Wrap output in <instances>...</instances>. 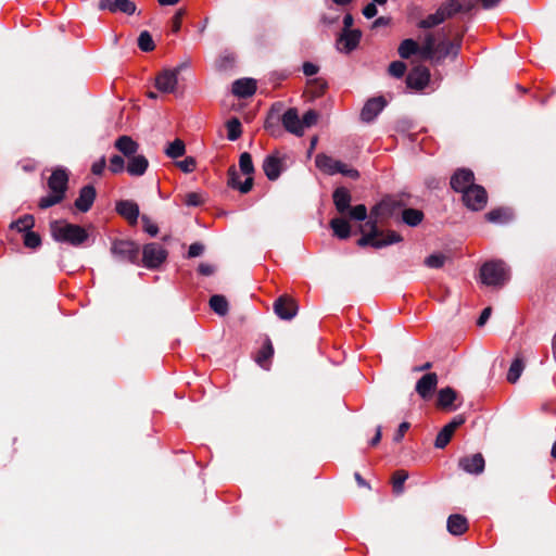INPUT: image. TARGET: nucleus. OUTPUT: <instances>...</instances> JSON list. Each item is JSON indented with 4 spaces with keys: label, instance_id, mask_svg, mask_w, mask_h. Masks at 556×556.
Returning <instances> with one entry per match:
<instances>
[{
    "label": "nucleus",
    "instance_id": "obj_43",
    "mask_svg": "<svg viewBox=\"0 0 556 556\" xmlns=\"http://www.w3.org/2000/svg\"><path fill=\"white\" fill-rule=\"evenodd\" d=\"M467 529V519L462 515L454 514V535H460L465 533Z\"/></svg>",
    "mask_w": 556,
    "mask_h": 556
},
{
    "label": "nucleus",
    "instance_id": "obj_47",
    "mask_svg": "<svg viewBox=\"0 0 556 556\" xmlns=\"http://www.w3.org/2000/svg\"><path fill=\"white\" fill-rule=\"evenodd\" d=\"M109 169L113 174L122 173L125 169V162L124 159L119 155H114L110 159V166Z\"/></svg>",
    "mask_w": 556,
    "mask_h": 556
},
{
    "label": "nucleus",
    "instance_id": "obj_37",
    "mask_svg": "<svg viewBox=\"0 0 556 556\" xmlns=\"http://www.w3.org/2000/svg\"><path fill=\"white\" fill-rule=\"evenodd\" d=\"M226 127H227V138L231 141L237 140L242 134L241 123L236 117L229 119L226 124Z\"/></svg>",
    "mask_w": 556,
    "mask_h": 556
},
{
    "label": "nucleus",
    "instance_id": "obj_2",
    "mask_svg": "<svg viewBox=\"0 0 556 556\" xmlns=\"http://www.w3.org/2000/svg\"><path fill=\"white\" fill-rule=\"evenodd\" d=\"M450 50V41L443 39L441 34L429 33L425 36L420 47L414 39H405L400 43L397 52L403 59H408L413 54L419 53L426 60H440L445 58Z\"/></svg>",
    "mask_w": 556,
    "mask_h": 556
},
{
    "label": "nucleus",
    "instance_id": "obj_45",
    "mask_svg": "<svg viewBox=\"0 0 556 556\" xmlns=\"http://www.w3.org/2000/svg\"><path fill=\"white\" fill-rule=\"evenodd\" d=\"M406 72V65L404 62L394 61L389 65V74L393 77L401 78Z\"/></svg>",
    "mask_w": 556,
    "mask_h": 556
},
{
    "label": "nucleus",
    "instance_id": "obj_57",
    "mask_svg": "<svg viewBox=\"0 0 556 556\" xmlns=\"http://www.w3.org/2000/svg\"><path fill=\"white\" fill-rule=\"evenodd\" d=\"M409 424L404 421L399 426V429L394 435V441L400 442L402 438L404 437L405 432L409 429Z\"/></svg>",
    "mask_w": 556,
    "mask_h": 556
},
{
    "label": "nucleus",
    "instance_id": "obj_18",
    "mask_svg": "<svg viewBox=\"0 0 556 556\" xmlns=\"http://www.w3.org/2000/svg\"><path fill=\"white\" fill-rule=\"evenodd\" d=\"M116 212L128 220L130 225H135L139 217V206L130 200H123L116 203Z\"/></svg>",
    "mask_w": 556,
    "mask_h": 556
},
{
    "label": "nucleus",
    "instance_id": "obj_10",
    "mask_svg": "<svg viewBox=\"0 0 556 556\" xmlns=\"http://www.w3.org/2000/svg\"><path fill=\"white\" fill-rule=\"evenodd\" d=\"M179 68H166L155 77V88L163 93H174L178 86Z\"/></svg>",
    "mask_w": 556,
    "mask_h": 556
},
{
    "label": "nucleus",
    "instance_id": "obj_41",
    "mask_svg": "<svg viewBox=\"0 0 556 556\" xmlns=\"http://www.w3.org/2000/svg\"><path fill=\"white\" fill-rule=\"evenodd\" d=\"M407 478H408V475L404 470H397L394 472V475L392 477V484H393V491L396 494H400L403 492V485Z\"/></svg>",
    "mask_w": 556,
    "mask_h": 556
},
{
    "label": "nucleus",
    "instance_id": "obj_30",
    "mask_svg": "<svg viewBox=\"0 0 556 556\" xmlns=\"http://www.w3.org/2000/svg\"><path fill=\"white\" fill-rule=\"evenodd\" d=\"M491 223L504 224L511 219V212L508 208H495L485 215Z\"/></svg>",
    "mask_w": 556,
    "mask_h": 556
},
{
    "label": "nucleus",
    "instance_id": "obj_7",
    "mask_svg": "<svg viewBox=\"0 0 556 556\" xmlns=\"http://www.w3.org/2000/svg\"><path fill=\"white\" fill-rule=\"evenodd\" d=\"M111 253L121 263H135L139 255V247L130 240L116 239L112 242Z\"/></svg>",
    "mask_w": 556,
    "mask_h": 556
},
{
    "label": "nucleus",
    "instance_id": "obj_50",
    "mask_svg": "<svg viewBox=\"0 0 556 556\" xmlns=\"http://www.w3.org/2000/svg\"><path fill=\"white\" fill-rule=\"evenodd\" d=\"M177 166L184 173H192L197 167V162H195L194 157L187 156L185 160L177 162Z\"/></svg>",
    "mask_w": 556,
    "mask_h": 556
},
{
    "label": "nucleus",
    "instance_id": "obj_42",
    "mask_svg": "<svg viewBox=\"0 0 556 556\" xmlns=\"http://www.w3.org/2000/svg\"><path fill=\"white\" fill-rule=\"evenodd\" d=\"M452 405V388L446 387L439 392L438 407L446 408Z\"/></svg>",
    "mask_w": 556,
    "mask_h": 556
},
{
    "label": "nucleus",
    "instance_id": "obj_3",
    "mask_svg": "<svg viewBox=\"0 0 556 556\" xmlns=\"http://www.w3.org/2000/svg\"><path fill=\"white\" fill-rule=\"evenodd\" d=\"M67 182L68 175L65 169L58 168L53 170L48 180L50 193L40 199L39 207L45 210L60 203L64 199Z\"/></svg>",
    "mask_w": 556,
    "mask_h": 556
},
{
    "label": "nucleus",
    "instance_id": "obj_32",
    "mask_svg": "<svg viewBox=\"0 0 556 556\" xmlns=\"http://www.w3.org/2000/svg\"><path fill=\"white\" fill-rule=\"evenodd\" d=\"M525 369V364L521 358L517 357L511 363L508 372H507V381L510 383H515L520 378L522 371Z\"/></svg>",
    "mask_w": 556,
    "mask_h": 556
},
{
    "label": "nucleus",
    "instance_id": "obj_46",
    "mask_svg": "<svg viewBox=\"0 0 556 556\" xmlns=\"http://www.w3.org/2000/svg\"><path fill=\"white\" fill-rule=\"evenodd\" d=\"M349 215L352 219L364 220L367 217V208L364 204L355 205L354 207L350 208Z\"/></svg>",
    "mask_w": 556,
    "mask_h": 556
},
{
    "label": "nucleus",
    "instance_id": "obj_51",
    "mask_svg": "<svg viewBox=\"0 0 556 556\" xmlns=\"http://www.w3.org/2000/svg\"><path fill=\"white\" fill-rule=\"evenodd\" d=\"M479 0H463L462 2H456L454 0V13L456 12H468L470 11L472 8H475V5L478 3Z\"/></svg>",
    "mask_w": 556,
    "mask_h": 556
},
{
    "label": "nucleus",
    "instance_id": "obj_13",
    "mask_svg": "<svg viewBox=\"0 0 556 556\" xmlns=\"http://www.w3.org/2000/svg\"><path fill=\"white\" fill-rule=\"evenodd\" d=\"M438 386V376L434 372L425 374L416 383V392L422 400H430Z\"/></svg>",
    "mask_w": 556,
    "mask_h": 556
},
{
    "label": "nucleus",
    "instance_id": "obj_20",
    "mask_svg": "<svg viewBox=\"0 0 556 556\" xmlns=\"http://www.w3.org/2000/svg\"><path fill=\"white\" fill-rule=\"evenodd\" d=\"M256 91V81L252 78L238 79L232 84L233 94L240 98H247L254 94Z\"/></svg>",
    "mask_w": 556,
    "mask_h": 556
},
{
    "label": "nucleus",
    "instance_id": "obj_19",
    "mask_svg": "<svg viewBox=\"0 0 556 556\" xmlns=\"http://www.w3.org/2000/svg\"><path fill=\"white\" fill-rule=\"evenodd\" d=\"M96 199V189L92 186H85L80 189L79 195L75 201V207L80 212H87L91 208Z\"/></svg>",
    "mask_w": 556,
    "mask_h": 556
},
{
    "label": "nucleus",
    "instance_id": "obj_33",
    "mask_svg": "<svg viewBox=\"0 0 556 556\" xmlns=\"http://www.w3.org/2000/svg\"><path fill=\"white\" fill-rule=\"evenodd\" d=\"M35 225V219L33 215H24L20 217L17 220L13 222L10 227L15 228L20 232L31 231L30 229Z\"/></svg>",
    "mask_w": 556,
    "mask_h": 556
},
{
    "label": "nucleus",
    "instance_id": "obj_15",
    "mask_svg": "<svg viewBox=\"0 0 556 556\" xmlns=\"http://www.w3.org/2000/svg\"><path fill=\"white\" fill-rule=\"evenodd\" d=\"M282 125L287 131L295 136H303V125L299 116L298 110L294 108L288 109L281 118Z\"/></svg>",
    "mask_w": 556,
    "mask_h": 556
},
{
    "label": "nucleus",
    "instance_id": "obj_1",
    "mask_svg": "<svg viewBox=\"0 0 556 556\" xmlns=\"http://www.w3.org/2000/svg\"><path fill=\"white\" fill-rule=\"evenodd\" d=\"M396 202L392 199H386L382 200L379 204H377L371 210V219L369 222L371 231L367 235H364L358 240V245L365 247V245H371L376 249H380L393 243H397L402 241V237L393 231L389 230L387 232L378 231L377 224L381 222L384 218H388L393 214V211L395 208Z\"/></svg>",
    "mask_w": 556,
    "mask_h": 556
},
{
    "label": "nucleus",
    "instance_id": "obj_55",
    "mask_svg": "<svg viewBox=\"0 0 556 556\" xmlns=\"http://www.w3.org/2000/svg\"><path fill=\"white\" fill-rule=\"evenodd\" d=\"M106 166L105 157L102 156L98 161H96L91 166V172L94 175H101Z\"/></svg>",
    "mask_w": 556,
    "mask_h": 556
},
{
    "label": "nucleus",
    "instance_id": "obj_16",
    "mask_svg": "<svg viewBox=\"0 0 556 556\" xmlns=\"http://www.w3.org/2000/svg\"><path fill=\"white\" fill-rule=\"evenodd\" d=\"M430 74L424 66L414 67L406 77L407 87L416 90L424 89L429 83Z\"/></svg>",
    "mask_w": 556,
    "mask_h": 556
},
{
    "label": "nucleus",
    "instance_id": "obj_61",
    "mask_svg": "<svg viewBox=\"0 0 556 556\" xmlns=\"http://www.w3.org/2000/svg\"><path fill=\"white\" fill-rule=\"evenodd\" d=\"M491 312H492L491 307H485L482 311V313H481V315H480V317L478 318V321H477V325L479 327H482V326L485 325V323L488 321L489 317L491 316Z\"/></svg>",
    "mask_w": 556,
    "mask_h": 556
},
{
    "label": "nucleus",
    "instance_id": "obj_4",
    "mask_svg": "<svg viewBox=\"0 0 556 556\" xmlns=\"http://www.w3.org/2000/svg\"><path fill=\"white\" fill-rule=\"evenodd\" d=\"M50 228L53 239L60 242L80 245L88 239V232L85 228L64 220L52 222Z\"/></svg>",
    "mask_w": 556,
    "mask_h": 556
},
{
    "label": "nucleus",
    "instance_id": "obj_24",
    "mask_svg": "<svg viewBox=\"0 0 556 556\" xmlns=\"http://www.w3.org/2000/svg\"><path fill=\"white\" fill-rule=\"evenodd\" d=\"M114 146L121 153H123L127 157L136 155L139 148L138 143L135 140H132V138L129 136H121L115 141Z\"/></svg>",
    "mask_w": 556,
    "mask_h": 556
},
{
    "label": "nucleus",
    "instance_id": "obj_17",
    "mask_svg": "<svg viewBox=\"0 0 556 556\" xmlns=\"http://www.w3.org/2000/svg\"><path fill=\"white\" fill-rule=\"evenodd\" d=\"M384 106L386 100L382 97L369 99L362 109V121L367 123L374 121Z\"/></svg>",
    "mask_w": 556,
    "mask_h": 556
},
{
    "label": "nucleus",
    "instance_id": "obj_38",
    "mask_svg": "<svg viewBox=\"0 0 556 556\" xmlns=\"http://www.w3.org/2000/svg\"><path fill=\"white\" fill-rule=\"evenodd\" d=\"M136 9V4L131 0H114V13L121 12L132 15Z\"/></svg>",
    "mask_w": 556,
    "mask_h": 556
},
{
    "label": "nucleus",
    "instance_id": "obj_29",
    "mask_svg": "<svg viewBox=\"0 0 556 556\" xmlns=\"http://www.w3.org/2000/svg\"><path fill=\"white\" fill-rule=\"evenodd\" d=\"M330 227L339 239H348L351 235L350 224L344 218H333Z\"/></svg>",
    "mask_w": 556,
    "mask_h": 556
},
{
    "label": "nucleus",
    "instance_id": "obj_56",
    "mask_svg": "<svg viewBox=\"0 0 556 556\" xmlns=\"http://www.w3.org/2000/svg\"><path fill=\"white\" fill-rule=\"evenodd\" d=\"M204 251V247L203 244L201 243H192L190 247H189V250H188V257H197V256H200Z\"/></svg>",
    "mask_w": 556,
    "mask_h": 556
},
{
    "label": "nucleus",
    "instance_id": "obj_21",
    "mask_svg": "<svg viewBox=\"0 0 556 556\" xmlns=\"http://www.w3.org/2000/svg\"><path fill=\"white\" fill-rule=\"evenodd\" d=\"M459 467L469 473H480L484 469V459L481 454L464 457L459 460Z\"/></svg>",
    "mask_w": 556,
    "mask_h": 556
},
{
    "label": "nucleus",
    "instance_id": "obj_62",
    "mask_svg": "<svg viewBox=\"0 0 556 556\" xmlns=\"http://www.w3.org/2000/svg\"><path fill=\"white\" fill-rule=\"evenodd\" d=\"M98 7L100 10H108L114 13V0H100Z\"/></svg>",
    "mask_w": 556,
    "mask_h": 556
},
{
    "label": "nucleus",
    "instance_id": "obj_5",
    "mask_svg": "<svg viewBox=\"0 0 556 556\" xmlns=\"http://www.w3.org/2000/svg\"><path fill=\"white\" fill-rule=\"evenodd\" d=\"M508 278V269L501 261L486 262L480 269V279L485 286L500 287L503 286Z\"/></svg>",
    "mask_w": 556,
    "mask_h": 556
},
{
    "label": "nucleus",
    "instance_id": "obj_48",
    "mask_svg": "<svg viewBox=\"0 0 556 556\" xmlns=\"http://www.w3.org/2000/svg\"><path fill=\"white\" fill-rule=\"evenodd\" d=\"M184 202L188 206H199L204 202V199L199 192H189L185 195Z\"/></svg>",
    "mask_w": 556,
    "mask_h": 556
},
{
    "label": "nucleus",
    "instance_id": "obj_26",
    "mask_svg": "<svg viewBox=\"0 0 556 556\" xmlns=\"http://www.w3.org/2000/svg\"><path fill=\"white\" fill-rule=\"evenodd\" d=\"M263 170L269 180H275L281 172V161L275 155H268L263 162Z\"/></svg>",
    "mask_w": 556,
    "mask_h": 556
},
{
    "label": "nucleus",
    "instance_id": "obj_49",
    "mask_svg": "<svg viewBox=\"0 0 556 556\" xmlns=\"http://www.w3.org/2000/svg\"><path fill=\"white\" fill-rule=\"evenodd\" d=\"M303 125V131L306 128L314 126L318 121V114L314 110H308L301 118Z\"/></svg>",
    "mask_w": 556,
    "mask_h": 556
},
{
    "label": "nucleus",
    "instance_id": "obj_6",
    "mask_svg": "<svg viewBox=\"0 0 556 556\" xmlns=\"http://www.w3.org/2000/svg\"><path fill=\"white\" fill-rule=\"evenodd\" d=\"M315 164L319 170L327 175L342 174L343 176L352 179H357L359 177V173L355 168H352L345 163L323 153L316 155Z\"/></svg>",
    "mask_w": 556,
    "mask_h": 556
},
{
    "label": "nucleus",
    "instance_id": "obj_34",
    "mask_svg": "<svg viewBox=\"0 0 556 556\" xmlns=\"http://www.w3.org/2000/svg\"><path fill=\"white\" fill-rule=\"evenodd\" d=\"M186 146L185 142L180 139H175L170 142L165 149V153L170 159H177L185 154Z\"/></svg>",
    "mask_w": 556,
    "mask_h": 556
},
{
    "label": "nucleus",
    "instance_id": "obj_22",
    "mask_svg": "<svg viewBox=\"0 0 556 556\" xmlns=\"http://www.w3.org/2000/svg\"><path fill=\"white\" fill-rule=\"evenodd\" d=\"M149 166V162L144 155H134L129 157L127 164V173L131 176H142Z\"/></svg>",
    "mask_w": 556,
    "mask_h": 556
},
{
    "label": "nucleus",
    "instance_id": "obj_63",
    "mask_svg": "<svg viewBox=\"0 0 556 556\" xmlns=\"http://www.w3.org/2000/svg\"><path fill=\"white\" fill-rule=\"evenodd\" d=\"M390 24V18L389 17H384V16H380L378 17L374 23H372V27L374 28H378V27H381V26H387Z\"/></svg>",
    "mask_w": 556,
    "mask_h": 556
},
{
    "label": "nucleus",
    "instance_id": "obj_14",
    "mask_svg": "<svg viewBox=\"0 0 556 556\" xmlns=\"http://www.w3.org/2000/svg\"><path fill=\"white\" fill-rule=\"evenodd\" d=\"M362 33L358 29L343 30L337 40L339 51L349 53L356 49L361 41Z\"/></svg>",
    "mask_w": 556,
    "mask_h": 556
},
{
    "label": "nucleus",
    "instance_id": "obj_31",
    "mask_svg": "<svg viewBox=\"0 0 556 556\" xmlns=\"http://www.w3.org/2000/svg\"><path fill=\"white\" fill-rule=\"evenodd\" d=\"M210 307L216 314L224 316L228 313V302L225 296L216 294L210 299Z\"/></svg>",
    "mask_w": 556,
    "mask_h": 556
},
{
    "label": "nucleus",
    "instance_id": "obj_35",
    "mask_svg": "<svg viewBox=\"0 0 556 556\" xmlns=\"http://www.w3.org/2000/svg\"><path fill=\"white\" fill-rule=\"evenodd\" d=\"M422 217V212L415 208H406L402 214L403 222L408 226H417L421 223Z\"/></svg>",
    "mask_w": 556,
    "mask_h": 556
},
{
    "label": "nucleus",
    "instance_id": "obj_39",
    "mask_svg": "<svg viewBox=\"0 0 556 556\" xmlns=\"http://www.w3.org/2000/svg\"><path fill=\"white\" fill-rule=\"evenodd\" d=\"M138 47L144 51L150 52L155 48L151 34L147 30L140 33L138 38Z\"/></svg>",
    "mask_w": 556,
    "mask_h": 556
},
{
    "label": "nucleus",
    "instance_id": "obj_59",
    "mask_svg": "<svg viewBox=\"0 0 556 556\" xmlns=\"http://www.w3.org/2000/svg\"><path fill=\"white\" fill-rule=\"evenodd\" d=\"M303 73L306 76H313V75L318 73V66L313 64V63H311V62H305L303 64Z\"/></svg>",
    "mask_w": 556,
    "mask_h": 556
},
{
    "label": "nucleus",
    "instance_id": "obj_28",
    "mask_svg": "<svg viewBox=\"0 0 556 556\" xmlns=\"http://www.w3.org/2000/svg\"><path fill=\"white\" fill-rule=\"evenodd\" d=\"M473 184V173L469 169H458L454 173V191L460 192V189Z\"/></svg>",
    "mask_w": 556,
    "mask_h": 556
},
{
    "label": "nucleus",
    "instance_id": "obj_54",
    "mask_svg": "<svg viewBox=\"0 0 556 556\" xmlns=\"http://www.w3.org/2000/svg\"><path fill=\"white\" fill-rule=\"evenodd\" d=\"M186 11L179 9L172 18V30L174 33H178L181 27L182 17L185 16Z\"/></svg>",
    "mask_w": 556,
    "mask_h": 556
},
{
    "label": "nucleus",
    "instance_id": "obj_11",
    "mask_svg": "<svg viewBox=\"0 0 556 556\" xmlns=\"http://www.w3.org/2000/svg\"><path fill=\"white\" fill-rule=\"evenodd\" d=\"M452 16V1L443 3L434 13L418 22L417 26L422 29L433 28Z\"/></svg>",
    "mask_w": 556,
    "mask_h": 556
},
{
    "label": "nucleus",
    "instance_id": "obj_52",
    "mask_svg": "<svg viewBox=\"0 0 556 556\" xmlns=\"http://www.w3.org/2000/svg\"><path fill=\"white\" fill-rule=\"evenodd\" d=\"M445 257L440 254H432L425 260V264L431 268H440L443 266Z\"/></svg>",
    "mask_w": 556,
    "mask_h": 556
},
{
    "label": "nucleus",
    "instance_id": "obj_23",
    "mask_svg": "<svg viewBox=\"0 0 556 556\" xmlns=\"http://www.w3.org/2000/svg\"><path fill=\"white\" fill-rule=\"evenodd\" d=\"M274 355V346L269 338H266L263 346L255 356V362L264 369L268 370L270 359Z\"/></svg>",
    "mask_w": 556,
    "mask_h": 556
},
{
    "label": "nucleus",
    "instance_id": "obj_12",
    "mask_svg": "<svg viewBox=\"0 0 556 556\" xmlns=\"http://www.w3.org/2000/svg\"><path fill=\"white\" fill-rule=\"evenodd\" d=\"M274 311L279 318L290 320L298 313V304L292 298L282 295L275 301Z\"/></svg>",
    "mask_w": 556,
    "mask_h": 556
},
{
    "label": "nucleus",
    "instance_id": "obj_40",
    "mask_svg": "<svg viewBox=\"0 0 556 556\" xmlns=\"http://www.w3.org/2000/svg\"><path fill=\"white\" fill-rule=\"evenodd\" d=\"M239 166L244 175L252 177V174L254 173V166L250 153L244 152L240 155Z\"/></svg>",
    "mask_w": 556,
    "mask_h": 556
},
{
    "label": "nucleus",
    "instance_id": "obj_36",
    "mask_svg": "<svg viewBox=\"0 0 556 556\" xmlns=\"http://www.w3.org/2000/svg\"><path fill=\"white\" fill-rule=\"evenodd\" d=\"M452 440V421L447 422L437 435L434 445L438 448L445 447Z\"/></svg>",
    "mask_w": 556,
    "mask_h": 556
},
{
    "label": "nucleus",
    "instance_id": "obj_60",
    "mask_svg": "<svg viewBox=\"0 0 556 556\" xmlns=\"http://www.w3.org/2000/svg\"><path fill=\"white\" fill-rule=\"evenodd\" d=\"M363 14H364V16H365V17H367V18H371V17H374V16L377 14L376 3H375V2L368 3V4L363 9Z\"/></svg>",
    "mask_w": 556,
    "mask_h": 556
},
{
    "label": "nucleus",
    "instance_id": "obj_9",
    "mask_svg": "<svg viewBox=\"0 0 556 556\" xmlns=\"http://www.w3.org/2000/svg\"><path fill=\"white\" fill-rule=\"evenodd\" d=\"M167 257V251L159 243H148L142 250V262L148 268L159 267Z\"/></svg>",
    "mask_w": 556,
    "mask_h": 556
},
{
    "label": "nucleus",
    "instance_id": "obj_58",
    "mask_svg": "<svg viewBox=\"0 0 556 556\" xmlns=\"http://www.w3.org/2000/svg\"><path fill=\"white\" fill-rule=\"evenodd\" d=\"M214 270V266L207 263H201L198 267V271L203 276H211Z\"/></svg>",
    "mask_w": 556,
    "mask_h": 556
},
{
    "label": "nucleus",
    "instance_id": "obj_8",
    "mask_svg": "<svg viewBox=\"0 0 556 556\" xmlns=\"http://www.w3.org/2000/svg\"><path fill=\"white\" fill-rule=\"evenodd\" d=\"M460 192L463 193L464 204L468 208L479 211L485 206L488 195L483 187L479 185H469L462 188Z\"/></svg>",
    "mask_w": 556,
    "mask_h": 556
},
{
    "label": "nucleus",
    "instance_id": "obj_53",
    "mask_svg": "<svg viewBox=\"0 0 556 556\" xmlns=\"http://www.w3.org/2000/svg\"><path fill=\"white\" fill-rule=\"evenodd\" d=\"M141 222L143 224L144 231H147L152 237L157 235V232H159L157 226L155 224H153L148 216L143 215L141 217Z\"/></svg>",
    "mask_w": 556,
    "mask_h": 556
},
{
    "label": "nucleus",
    "instance_id": "obj_25",
    "mask_svg": "<svg viewBox=\"0 0 556 556\" xmlns=\"http://www.w3.org/2000/svg\"><path fill=\"white\" fill-rule=\"evenodd\" d=\"M333 203L339 213L343 214L350 208L351 194L346 188H337L333 192Z\"/></svg>",
    "mask_w": 556,
    "mask_h": 556
},
{
    "label": "nucleus",
    "instance_id": "obj_64",
    "mask_svg": "<svg viewBox=\"0 0 556 556\" xmlns=\"http://www.w3.org/2000/svg\"><path fill=\"white\" fill-rule=\"evenodd\" d=\"M381 435H382V429H381V426H378L376 429V434L370 441V445L376 446L380 442Z\"/></svg>",
    "mask_w": 556,
    "mask_h": 556
},
{
    "label": "nucleus",
    "instance_id": "obj_27",
    "mask_svg": "<svg viewBox=\"0 0 556 556\" xmlns=\"http://www.w3.org/2000/svg\"><path fill=\"white\" fill-rule=\"evenodd\" d=\"M228 185L233 189H238L242 193H248L252 189L253 177H247L243 182H240L237 170L235 168H230L228 172Z\"/></svg>",
    "mask_w": 556,
    "mask_h": 556
},
{
    "label": "nucleus",
    "instance_id": "obj_44",
    "mask_svg": "<svg viewBox=\"0 0 556 556\" xmlns=\"http://www.w3.org/2000/svg\"><path fill=\"white\" fill-rule=\"evenodd\" d=\"M24 244L27 248L36 249L41 244V238L38 233L34 231H27L24 235Z\"/></svg>",
    "mask_w": 556,
    "mask_h": 556
}]
</instances>
